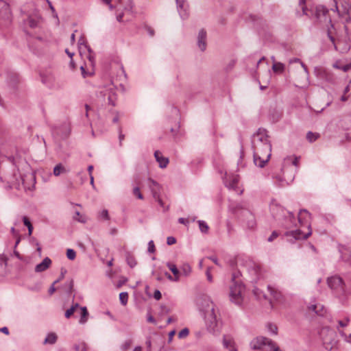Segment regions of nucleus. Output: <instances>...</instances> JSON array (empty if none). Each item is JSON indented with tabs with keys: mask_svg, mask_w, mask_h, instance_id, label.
<instances>
[{
	"mask_svg": "<svg viewBox=\"0 0 351 351\" xmlns=\"http://www.w3.org/2000/svg\"><path fill=\"white\" fill-rule=\"evenodd\" d=\"M254 162L256 166L263 167L268 162L271 152V145L265 129H258L253 136Z\"/></svg>",
	"mask_w": 351,
	"mask_h": 351,
	"instance_id": "f257e3e1",
	"label": "nucleus"
},
{
	"mask_svg": "<svg viewBox=\"0 0 351 351\" xmlns=\"http://www.w3.org/2000/svg\"><path fill=\"white\" fill-rule=\"evenodd\" d=\"M298 6L302 13L297 10V14L300 16L306 15L311 17L314 16L317 23L326 29L328 38L335 44V38L333 36L334 25L332 23L331 17L329 16L328 10L322 5H317L315 10H308L306 6V0H299Z\"/></svg>",
	"mask_w": 351,
	"mask_h": 351,
	"instance_id": "f03ea898",
	"label": "nucleus"
},
{
	"mask_svg": "<svg viewBox=\"0 0 351 351\" xmlns=\"http://www.w3.org/2000/svg\"><path fill=\"white\" fill-rule=\"evenodd\" d=\"M229 210L238 217L246 228L254 230L256 227L255 215L247 202H231L229 204Z\"/></svg>",
	"mask_w": 351,
	"mask_h": 351,
	"instance_id": "7ed1b4c3",
	"label": "nucleus"
},
{
	"mask_svg": "<svg viewBox=\"0 0 351 351\" xmlns=\"http://www.w3.org/2000/svg\"><path fill=\"white\" fill-rule=\"evenodd\" d=\"M310 219L311 214L307 210L302 209L300 210L298 216V221L302 227L306 226L308 231L306 233L299 229L287 231L285 233V236L288 238L289 241L293 242L295 240L306 239L311 234V225L309 223Z\"/></svg>",
	"mask_w": 351,
	"mask_h": 351,
	"instance_id": "20e7f679",
	"label": "nucleus"
},
{
	"mask_svg": "<svg viewBox=\"0 0 351 351\" xmlns=\"http://www.w3.org/2000/svg\"><path fill=\"white\" fill-rule=\"evenodd\" d=\"M237 276L234 273L232 278V285L230 286V300L232 302L238 306H241L243 302V294L245 291V286L243 284L237 280Z\"/></svg>",
	"mask_w": 351,
	"mask_h": 351,
	"instance_id": "39448f33",
	"label": "nucleus"
},
{
	"mask_svg": "<svg viewBox=\"0 0 351 351\" xmlns=\"http://www.w3.org/2000/svg\"><path fill=\"white\" fill-rule=\"evenodd\" d=\"M116 94L112 88L104 87L97 93V101L101 106H115Z\"/></svg>",
	"mask_w": 351,
	"mask_h": 351,
	"instance_id": "423d86ee",
	"label": "nucleus"
},
{
	"mask_svg": "<svg viewBox=\"0 0 351 351\" xmlns=\"http://www.w3.org/2000/svg\"><path fill=\"white\" fill-rule=\"evenodd\" d=\"M327 283L328 287L338 296L347 295L346 284L339 276H332L328 278Z\"/></svg>",
	"mask_w": 351,
	"mask_h": 351,
	"instance_id": "0eeeda50",
	"label": "nucleus"
},
{
	"mask_svg": "<svg viewBox=\"0 0 351 351\" xmlns=\"http://www.w3.org/2000/svg\"><path fill=\"white\" fill-rule=\"evenodd\" d=\"M319 335L325 348L326 349H331L335 342V332L330 327L325 326L320 329Z\"/></svg>",
	"mask_w": 351,
	"mask_h": 351,
	"instance_id": "6e6552de",
	"label": "nucleus"
},
{
	"mask_svg": "<svg viewBox=\"0 0 351 351\" xmlns=\"http://www.w3.org/2000/svg\"><path fill=\"white\" fill-rule=\"evenodd\" d=\"M340 1V5H338L339 2L337 0H333L334 2V8H332L331 10L337 12L339 16H343V14L348 15L346 19L347 23L351 21V18L350 16V8L351 0H339Z\"/></svg>",
	"mask_w": 351,
	"mask_h": 351,
	"instance_id": "1a4fd4ad",
	"label": "nucleus"
},
{
	"mask_svg": "<svg viewBox=\"0 0 351 351\" xmlns=\"http://www.w3.org/2000/svg\"><path fill=\"white\" fill-rule=\"evenodd\" d=\"M209 308H210V306ZM203 315L205 319L207 330L210 332H215L217 331L218 324L215 310L212 311V308H209L208 313H204Z\"/></svg>",
	"mask_w": 351,
	"mask_h": 351,
	"instance_id": "9d476101",
	"label": "nucleus"
},
{
	"mask_svg": "<svg viewBox=\"0 0 351 351\" xmlns=\"http://www.w3.org/2000/svg\"><path fill=\"white\" fill-rule=\"evenodd\" d=\"M273 343L274 341L268 338L258 337L250 342V347L255 350H263L265 351V350H268L272 346Z\"/></svg>",
	"mask_w": 351,
	"mask_h": 351,
	"instance_id": "9b49d317",
	"label": "nucleus"
},
{
	"mask_svg": "<svg viewBox=\"0 0 351 351\" xmlns=\"http://www.w3.org/2000/svg\"><path fill=\"white\" fill-rule=\"evenodd\" d=\"M247 270L250 275V280L252 283H256L262 278L261 267L254 262H250L247 265Z\"/></svg>",
	"mask_w": 351,
	"mask_h": 351,
	"instance_id": "f8f14e48",
	"label": "nucleus"
},
{
	"mask_svg": "<svg viewBox=\"0 0 351 351\" xmlns=\"http://www.w3.org/2000/svg\"><path fill=\"white\" fill-rule=\"evenodd\" d=\"M148 182H149V188L152 193L153 197L155 199L156 201H157L158 202V204L161 206H162L163 202L160 197V184L155 180H152V178L148 179Z\"/></svg>",
	"mask_w": 351,
	"mask_h": 351,
	"instance_id": "ddd939ff",
	"label": "nucleus"
},
{
	"mask_svg": "<svg viewBox=\"0 0 351 351\" xmlns=\"http://www.w3.org/2000/svg\"><path fill=\"white\" fill-rule=\"evenodd\" d=\"M197 305L199 311L203 313V315L206 313H208V309L210 308L208 306L210 307V308H212V311L215 310V304L207 296H203L199 299Z\"/></svg>",
	"mask_w": 351,
	"mask_h": 351,
	"instance_id": "4468645a",
	"label": "nucleus"
},
{
	"mask_svg": "<svg viewBox=\"0 0 351 351\" xmlns=\"http://www.w3.org/2000/svg\"><path fill=\"white\" fill-rule=\"evenodd\" d=\"M223 183L230 189L236 190L239 181L238 175L226 173L223 178Z\"/></svg>",
	"mask_w": 351,
	"mask_h": 351,
	"instance_id": "2eb2a0df",
	"label": "nucleus"
},
{
	"mask_svg": "<svg viewBox=\"0 0 351 351\" xmlns=\"http://www.w3.org/2000/svg\"><path fill=\"white\" fill-rule=\"evenodd\" d=\"M11 18L12 15L8 3L3 0H0V19L6 22H10Z\"/></svg>",
	"mask_w": 351,
	"mask_h": 351,
	"instance_id": "dca6fc26",
	"label": "nucleus"
},
{
	"mask_svg": "<svg viewBox=\"0 0 351 351\" xmlns=\"http://www.w3.org/2000/svg\"><path fill=\"white\" fill-rule=\"evenodd\" d=\"M308 311L309 313H313L318 316H324L326 313V309L322 304L316 303L308 305Z\"/></svg>",
	"mask_w": 351,
	"mask_h": 351,
	"instance_id": "f3484780",
	"label": "nucleus"
},
{
	"mask_svg": "<svg viewBox=\"0 0 351 351\" xmlns=\"http://www.w3.org/2000/svg\"><path fill=\"white\" fill-rule=\"evenodd\" d=\"M222 343L223 347L229 351H237L234 341L230 335H224L223 336Z\"/></svg>",
	"mask_w": 351,
	"mask_h": 351,
	"instance_id": "a211bd4d",
	"label": "nucleus"
},
{
	"mask_svg": "<svg viewBox=\"0 0 351 351\" xmlns=\"http://www.w3.org/2000/svg\"><path fill=\"white\" fill-rule=\"evenodd\" d=\"M197 46L202 51L206 49V32L202 29L199 30L197 36Z\"/></svg>",
	"mask_w": 351,
	"mask_h": 351,
	"instance_id": "6ab92c4d",
	"label": "nucleus"
},
{
	"mask_svg": "<svg viewBox=\"0 0 351 351\" xmlns=\"http://www.w3.org/2000/svg\"><path fill=\"white\" fill-rule=\"evenodd\" d=\"M339 251L343 261H351V245H339Z\"/></svg>",
	"mask_w": 351,
	"mask_h": 351,
	"instance_id": "aec40b11",
	"label": "nucleus"
},
{
	"mask_svg": "<svg viewBox=\"0 0 351 351\" xmlns=\"http://www.w3.org/2000/svg\"><path fill=\"white\" fill-rule=\"evenodd\" d=\"M51 261L49 257H45L43 261L38 264L35 267L36 272H43L47 270L51 265Z\"/></svg>",
	"mask_w": 351,
	"mask_h": 351,
	"instance_id": "412c9836",
	"label": "nucleus"
},
{
	"mask_svg": "<svg viewBox=\"0 0 351 351\" xmlns=\"http://www.w3.org/2000/svg\"><path fill=\"white\" fill-rule=\"evenodd\" d=\"M154 157L156 160L158 162L160 168H165L168 163L169 159L166 157L162 156V153L160 151H156L154 152Z\"/></svg>",
	"mask_w": 351,
	"mask_h": 351,
	"instance_id": "4be33fe9",
	"label": "nucleus"
},
{
	"mask_svg": "<svg viewBox=\"0 0 351 351\" xmlns=\"http://www.w3.org/2000/svg\"><path fill=\"white\" fill-rule=\"evenodd\" d=\"M288 216L285 219V222L284 223V226L289 229L292 227H295L297 226L296 219H295L294 215L291 213L288 212Z\"/></svg>",
	"mask_w": 351,
	"mask_h": 351,
	"instance_id": "5701e85b",
	"label": "nucleus"
},
{
	"mask_svg": "<svg viewBox=\"0 0 351 351\" xmlns=\"http://www.w3.org/2000/svg\"><path fill=\"white\" fill-rule=\"evenodd\" d=\"M166 265L173 274L174 282H178L180 276V270L177 268L176 265L172 263L168 262Z\"/></svg>",
	"mask_w": 351,
	"mask_h": 351,
	"instance_id": "b1692460",
	"label": "nucleus"
},
{
	"mask_svg": "<svg viewBox=\"0 0 351 351\" xmlns=\"http://www.w3.org/2000/svg\"><path fill=\"white\" fill-rule=\"evenodd\" d=\"M178 10L182 19H185L188 17V14L184 8V1L183 0H176Z\"/></svg>",
	"mask_w": 351,
	"mask_h": 351,
	"instance_id": "393cba45",
	"label": "nucleus"
},
{
	"mask_svg": "<svg viewBox=\"0 0 351 351\" xmlns=\"http://www.w3.org/2000/svg\"><path fill=\"white\" fill-rule=\"evenodd\" d=\"M67 172L66 168L61 163L58 164L53 168V173L55 176H59L61 174L66 173Z\"/></svg>",
	"mask_w": 351,
	"mask_h": 351,
	"instance_id": "a878e982",
	"label": "nucleus"
},
{
	"mask_svg": "<svg viewBox=\"0 0 351 351\" xmlns=\"http://www.w3.org/2000/svg\"><path fill=\"white\" fill-rule=\"evenodd\" d=\"M125 258H126L128 265L130 267L132 268L136 265L137 262H136L134 256H133V254H132L130 252H125Z\"/></svg>",
	"mask_w": 351,
	"mask_h": 351,
	"instance_id": "bb28decb",
	"label": "nucleus"
},
{
	"mask_svg": "<svg viewBox=\"0 0 351 351\" xmlns=\"http://www.w3.org/2000/svg\"><path fill=\"white\" fill-rule=\"evenodd\" d=\"M26 23L30 27L35 28L38 25L39 18L37 16H29Z\"/></svg>",
	"mask_w": 351,
	"mask_h": 351,
	"instance_id": "cd10ccee",
	"label": "nucleus"
},
{
	"mask_svg": "<svg viewBox=\"0 0 351 351\" xmlns=\"http://www.w3.org/2000/svg\"><path fill=\"white\" fill-rule=\"evenodd\" d=\"M40 78L42 82L47 86L51 84L53 80V77L50 74L41 73Z\"/></svg>",
	"mask_w": 351,
	"mask_h": 351,
	"instance_id": "c85d7f7f",
	"label": "nucleus"
},
{
	"mask_svg": "<svg viewBox=\"0 0 351 351\" xmlns=\"http://www.w3.org/2000/svg\"><path fill=\"white\" fill-rule=\"evenodd\" d=\"M80 311H81V317H80L79 322L80 324H84L87 322L88 317V312L87 311L86 307H85V306L81 307Z\"/></svg>",
	"mask_w": 351,
	"mask_h": 351,
	"instance_id": "c756f323",
	"label": "nucleus"
},
{
	"mask_svg": "<svg viewBox=\"0 0 351 351\" xmlns=\"http://www.w3.org/2000/svg\"><path fill=\"white\" fill-rule=\"evenodd\" d=\"M285 68V65L281 62H274L272 65V70L274 73H282Z\"/></svg>",
	"mask_w": 351,
	"mask_h": 351,
	"instance_id": "7c9ffc66",
	"label": "nucleus"
},
{
	"mask_svg": "<svg viewBox=\"0 0 351 351\" xmlns=\"http://www.w3.org/2000/svg\"><path fill=\"white\" fill-rule=\"evenodd\" d=\"M180 274L188 276L191 272V267L188 263H184L180 268Z\"/></svg>",
	"mask_w": 351,
	"mask_h": 351,
	"instance_id": "2f4dec72",
	"label": "nucleus"
},
{
	"mask_svg": "<svg viewBox=\"0 0 351 351\" xmlns=\"http://www.w3.org/2000/svg\"><path fill=\"white\" fill-rule=\"evenodd\" d=\"M7 261L8 259L5 257L0 256V276L4 274L7 266Z\"/></svg>",
	"mask_w": 351,
	"mask_h": 351,
	"instance_id": "473e14b6",
	"label": "nucleus"
},
{
	"mask_svg": "<svg viewBox=\"0 0 351 351\" xmlns=\"http://www.w3.org/2000/svg\"><path fill=\"white\" fill-rule=\"evenodd\" d=\"M57 335L55 333H49L45 339V343L53 344L56 342Z\"/></svg>",
	"mask_w": 351,
	"mask_h": 351,
	"instance_id": "72a5a7b5",
	"label": "nucleus"
},
{
	"mask_svg": "<svg viewBox=\"0 0 351 351\" xmlns=\"http://www.w3.org/2000/svg\"><path fill=\"white\" fill-rule=\"evenodd\" d=\"M268 289L270 291L271 295L273 296V298L276 300H280L281 298V293L276 290L274 288L271 287V286H268Z\"/></svg>",
	"mask_w": 351,
	"mask_h": 351,
	"instance_id": "f704fd0d",
	"label": "nucleus"
},
{
	"mask_svg": "<svg viewBox=\"0 0 351 351\" xmlns=\"http://www.w3.org/2000/svg\"><path fill=\"white\" fill-rule=\"evenodd\" d=\"M247 19L256 25H261L262 22V19L258 16L254 14H250Z\"/></svg>",
	"mask_w": 351,
	"mask_h": 351,
	"instance_id": "c9c22d12",
	"label": "nucleus"
},
{
	"mask_svg": "<svg viewBox=\"0 0 351 351\" xmlns=\"http://www.w3.org/2000/svg\"><path fill=\"white\" fill-rule=\"evenodd\" d=\"M197 223L199 224L200 231L202 233H207L209 229L208 224L204 221L202 220H199Z\"/></svg>",
	"mask_w": 351,
	"mask_h": 351,
	"instance_id": "e433bc0d",
	"label": "nucleus"
},
{
	"mask_svg": "<svg viewBox=\"0 0 351 351\" xmlns=\"http://www.w3.org/2000/svg\"><path fill=\"white\" fill-rule=\"evenodd\" d=\"M79 304L77 303H75L73 304L70 308L67 309L65 312V317L66 318H69L72 315H73L74 312L77 308H79Z\"/></svg>",
	"mask_w": 351,
	"mask_h": 351,
	"instance_id": "4c0bfd02",
	"label": "nucleus"
},
{
	"mask_svg": "<svg viewBox=\"0 0 351 351\" xmlns=\"http://www.w3.org/2000/svg\"><path fill=\"white\" fill-rule=\"evenodd\" d=\"M350 322V319L346 317L344 320H339L338 321V326L339 327H346L348 326V323ZM337 330H339V333L343 336L345 335L344 332L343 331H341L339 329V327H337Z\"/></svg>",
	"mask_w": 351,
	"mask_h": 351,
	"instance_id": "58836bf2",
	"label": "nucleus"
},
{
	"mask_svg": "<svg viewBox=\"0 0 351 351\" xmlns=\"http://www.w3.org/2000/svg\"><path fill=\"white\" fill-rule=\"evenodd\" d=\"M319 134L313 133L312 132H308L306 134V138L311 143L315 141L319 138Z\"/></svg>",
	"mask_w": 351,
	"mask_h": 351,
	"instance_id": "ea45409f",
	"label": "nucleus"
},
{
	"mask_svg": "<svg viewBox=\"0 0 351 351\" xmlns=\"http://www.w3.org/2000/svg\"><path fill=\"white\" fill-rule=\"evenodd\" d=\"M119 300L122 305H126L128 300V293L127 292H121L119 294Z\"/></svg>",
	"mask_w": 351,
	"mask_h": 351,
	"instance_id": "a19ab883",
	"label": "nucleus"
},
{
	"mask_svg": "<svg viewBox=\"0 0 351 351\" xmlns=\"http://www.w3.org/2000/svg\"><path fill=\"white\" fill-rule=\"evenodd\" d=\"M285 162H291L293 165L298 167L299 162V158L294 157L293 158L292 156H288L285 159Z\"/></svg>",
	"mask_w": 351,
	"mask_h": 351,
	"instance_id": "79ce46f5",
	"label": "nucleus"
},
{
	"mask_svg": "<svg viewBox=\"0 0 351 351\" xmlns=\"http://www.w3.org/2000/svg\"><path fill=\"white\" fill-rule=\"evenodd\" d=\"M253 293L258 299H261V298L266 299L265 294L263 293V291L258 289L257 287H254V289H253Z\"/></svg>",
	"mask_w": 351,
	"mask_h": 351,
	"instance_id": "37998d69",
	"label": "nucleus"
},
{
	"mask_svg": "<svg viewBox=\"0 0 351 351\" xmlns=\"http://www.w3.org/2000/svg\"><path fill=\"white\" fill-rule=\"evenodd\" d=\"M334 66L335 68H337L339 69H341L345 72L349 71L351 69V64H346L344 65H339L338 63H335L334 64Z\"/></svg>",
	"mask_w": 351,
	"mask_h": 351,
	"instance_id": "c03bdc74",
	"label": "nucleus"
},
{
	"mask_svg": "<svg viewBox=\"0 0 351 351\" xmlns=\"http://www.w3.org/2000/svg\"><path fill=\"white\" fill-rule=\"evenodd\" d=\"M189 328H184L178 332V338L179 339H184L189 335Z\"/></svg>",
	"mask_w": 351,
	"mask_h": 351,
	"instance_id": "a18cd8bd",
	"label": "nucleus"
},
{
	"mask_svg": "<svg viewBox=\"0 0 351 351\" xmlns=\"http://www.w3.org/2000/svg\"><path fill=\"white\" fill-rule=\"evenodd\" d=\"M132 345V341L131 340H127L125 341L121 346V351H128Z\"/></svg>",
	"mask_w": 351,
	"mask_h": 351,
	"instance_id": "49530a36",
	"label": "nucleus"
},
{
	"mask_svg": "<svg viewBox=\"0 0 351 351\" xmlns=\"http://www.w3.org/2000/svg\"><path fill=\"white\" fill-rule=\"evenodd\" d=\"M66 256L69 260H74L76 257V252L73 249H68L66 250Z\"/></svg>",
	"mask_w": 351,
	"mask_h": 351,
	"instance_id": "de8ad7c7",
	"label": "nucleus"
},
{
	"mask_svg": "<svg viewBox=\"0 0 351 351\" xmlns=\"http://www.w3.org/2000/svg\"><path fill=\"white\" fill-rule=\"evenodd\" d=\"M133 194L135 196H136L140 199H143V196L141 194V193L140 191V189H139L138 186H136V187L134 188V189H133Z\"/></svg>",
	"mask_w": 351,
	"mask_h": 351,
	"instance_id": "09e8293b",
	"label": "nucleus"
},
{
	"mask_svg": "<svg viewBox=\"0 0 351 351\" xmlns=\"http://www.w3.org/2000/svg\"><path fill=\"white\" fill-rule=\"evenodd\" d=\"M267 328H268L269 331L271 333H272L273 335L277 334L278 328L276 325L272 324H269L267 325Z\"/></svg>",
	"mask_w": 351,
	"mask_h": 351,
	"instance_id": "8fccbe9b",
	"label": "nucleus"
},
{
	"mask_svg": "<svg viewBox=\"0 0 351 351\" xmlns=\"http://www.w3.org/2000/svg\"><path fill=\"white\" fill-rule=\"evenodd\" d=\"M5 180L9 183H14L18 180L17 176L16 173H14L12 176H9L5 177Z\"/></svg>",
	"mask_w": 351,
	"mask_h": 351,
	"instance_id": "3c124183",
	"label": "nucleus"
},
{
	"mask_svg": "<svg viewBox=\"0 0 351 351\" xmlns=\"http://www.w3.org/2000/svg\"><path fill=\"white\" fill-rule=\"evenodd\" d=\"M346 290L347 294H351V275H348L347 277Z\"/></svg>",
	"mask_w": 351,
	"mask_h": 351,
	"instance_id": "603ef678",
	"label": "nucleus"
},
{
	"mask_svg": "<svg viewBox=\"0 0 351 351\" xmlns=\"http://www.w3.org/2000/svg\"><path fill=\"white\" fill-rule=\"evenodd\" d=\"M66 273V270L64 268H61L60 277L54 281V284L58 283L60 280H62L64 278V275Z\"/></svg>",
	"mask_w": 351,
	"mask_h": 351,
	"instance_id": "864d4df0",
	"label": "nucleus"
},
{
	"mask_svg": "<svg viewBox=\"0 0 351 351\" xmlns=\"http://www.w3.org/2000/svg\"><path fill=\"white\" fill-rule=\"evenodd\" d=\"M99 217L104 218L106 220H109L110 219L109 215H108V211L107 210H106V209L103 210L99 213Z\"/></svg>",
	"mask_w": 351,
	"mask_h": 351,
	"instance_id": "5fc2aeb1",
	"label": "nucleus"
},
{
	"mask_svg": "<svg viewBox=\"0 0 351 351\" xmlns=\"http://www.w3.org/2000/svg\"><path fill=\"white\" fill-rule=\"evenodd\" d=\"M10 85L14 87L18 82V77L16 75H10Z\"/></svg>",
	"mask_w": 351,
	"mask_h": 351,
	"instance_id": "6e6d98bb",
	"label": "nucleus"
},
{
	"mask_svg": "<svg viewBox=\"0 0 351 351\" xmlns=\"http://www.w3.org/2000/svg\"><path fill=\"white\" fill-rule=\"evenodd\" d=\"M147 250L149 253H154L155 252V245L153 241H149Z\"/></svg>",
	"mask_w": 351,
	"mask_h": 351,
	"instance_id": "4d7b16f0",
	"label": "nucleus"
},
{
	"mask_svg": "<svg viewBox=\"0 0 351 351\" xmlns=\"http://www.w3.org/2000/svg\"><path fill=\"white\" fill-rule=\"evenodd\" d=\"M176 243V239L173 237H168L167 238V243L169 245H171L173 244H175Z\"/></svg>",
	"mask_w": 351,
	"mask_h": 351,
	"instance_id": "13d9d810",
	"label": "nucleus"
},
{
	"mask_svg": "<svg viewBox=\"0 0 351 351\" xmlns=\"http://www.w3.org/2000/svg\"><path fill=\"white\" fill-rule=\"evenodd\" d=\"M75 349L76 351H86V346L84 343L82 345H75Z\"/></svg>",
	"mask_w": 351,
	"mask_h": 351,
	"instance_id": "bf43d9fd",
	"label": "nucleus"
},
{
	"mask_svg": "<svg viewBox=\"0 0 351 351\" xmlns=\"http://www.w3.org/2000/svg\"><path fill=\"white\" fill-rule=\"evenodd\" d=\"M278 233L276 231H274L268 237L267 241L269 242L273 241L278 237Z\"/></svg>",
	"mask_w": 351,
	"mask_h": 351,
	"instance_id": "052dcab7",
	"label": "nucleus"
},
{
	"mask_svg": "<svg viewBox=\"0 0 351 351\" xmlns=\"http://www.w3.org/2000/svg\"><path fill=\"white\" fill-rule=\"evenodd\" d=\"M81 215H80V213L79 211H76L75 213V216L73 217V219L75 220H77L78 221H80V222H84V221L83 219H82L81 218Z\"/></svg>",
	"mask_w": 351,
	"mask_h": 351,
	"instance_id": "680f3d73",
	"label": "nucleus"
},
{
	"mask_svg": "<svg viewBox=\"0 0 351 351\" xmlns=\"http://www.w3.org/2000/svg\"><path fill=\"white\" fill-rule=\"evenodd\" d=\"M23 223L24 225L27 227V226H30V225H32V223L31 221H29V218L26 216H24L23 217Z\"/></svg>",
	"mask_w": 351,
	"mask_h": 351,
	"instance_id": "e2e57ef3",
	"label": "nucleus"
},
{
	"mask_svg": "<svg viewBox=\"0 0 351 351\" xmlns=\"http://www.w3.org/2000/svg\"><path fill=\"white\" fill-rule=\"evenodd\" d=\"M162 297V294L160 293V291L159 290H156L154 293V298L157 300H159Z\"/></svg>",
	"mask_w": 351,
	"mask_h": 351,
	"instance_id": "0e129e2a",
	"label": "nucleus"
},
{
	"mask_svg": "<svg viewBox=\"0 0 351 351\" xmlns=\"http://www.w3.org/2000/svg\"><path fill=\"white\" fill-rule=\"evenodd\" d=\"M119 145L122 146V141L124 140L125 136L122 134L121 129L119 128Z\"/></svg>",
	"mask_w": 351,
	"mask_h": 351,
	"instance_id": "69168bd1",
	"label": "nucleus"
},
{
	"mask_svg": "<svg viewBox=\"0 0 351 351\" xmlns=\"http://www.w3.org/2000/svg\"><path fill=\"white\" fill-rule=\"evenodd\" d=\"M145 29L150 36H154V30L149 26H146Z\"/></svg>",
	"mask_w": 351,
	"mask_h": 351,
	"instance_id": "338daca9",
	"label": "nucleus"
},
{
	"mask_svg": "<svg viewBox=\"0 0 351 351\" xmlns=\"http://www.w3.org/2000/svg\"><path fill=\"white\" fill-rule=\"evenodd\" d=\"M178 222L186 226L189 224V220L182 217L178 219Z\"/></svg>",
	"mask_w": 351,
	"mask_h": 351,
	"instance_id": "774afa93",
	"label": "nucleus"
}]
</instances>
